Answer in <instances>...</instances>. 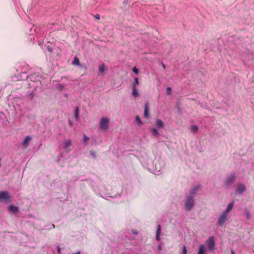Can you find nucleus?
I'll use <instances>...</instances> for the list:
<instances>
[{
  "label": "nucleus",
  "instance_id": "f257e3e1",
  "mask_svg": "<svg viewBox=\"0 0 254 254\" xmlns=\"http://www.w3.org/2000/svg\"><path fill=\"white\" fill-rule=\"evenodd\" d=\"M194 205V199L192 196H189L187 197L185 203L186 209L190 211Z\"/></svg>",
  "mask_w": 254,
  "mask_h": 254
},
{
  "label": "nucleus",
  "instance_id": "f03ea898",
  "mask_svg": "<svg viewBox=\"0 0 254 254\" xmlns=\"http://www.w3.org/2000/svg\"><path fill=\"white\" fill-rule=\"evenodd\" d=\"M110 120L108 118L102 117L100 119V122L99 124L100 128L102 131L106 130L109 127Z\"/></svg>",
  "mask_w": 254,
  "mask_h": 254
},
{
  "label": "nucleus",
  "instance_id": "7ed1b4c3",
  "mask_svg": "<svg viewBox=\"0 0 254 254\" xmlns=\"http://www.w3.org/2000/svg\"><path fill=\"white\" fill-rule=\"evenodd\" d=\"M236 179V176L235 173L231 174L228 176L225 182L226 186L229 187L232 185Z\"/></svg>",
  "mask_w": 254,
  "mask_h": 254
},
{
  "label": "nucleus",
  "instance_id": "20e7f679",
  "mask_svg": "<svg viewBox=\"0 0 254 254\" xmlns=\"http://www.w3.org/2000/svg\"><path fill=\"white\" fill-rule=\"evenodd\" d=\"M206 243L207 247L210 251H213L215 249V243L213 237H210L208 240H206Z\"/></svg>",
  "mask_w": 254,
  "mask_h": 254
},
{
  "label": "nucleus",
  "instance_id": "39448f33",
  "mask_svg": "<svg viewBox=\"0 0 254 254\" xmlns=\"http://www.w3.org/2000/svg\"><path fill=\"white\" fill-rule=\"evenodd\" d=\"M228 214L225 212H223L221 214L218 219V223L219 225H223L224 223L228 219Z\"/></svg>",
  "mask_w": 254,
  "mask_h": 254
},
{
  "label": "nucleus",
  "instance_id": "423d86ee",
  "mask_svg": "<svg viewBox=\"0 0 254 254\" xmlns=\"http://www.w3.org/2000/svg\"><path fill=\"white\" fill-rule=\"evenodd\" d=\"M8 193L7 191H0V201L6 200L9 199Z\"/></svg>",
  "mask_w": 254,
  "mask_h": 254
},
{
  "label": "nucleus",
  "instance_id": "0eeeda50",
  "mask_svg": "<svg viewBox=\"0 0 254 254\" xmlns=\"http://www.w3.org/2000/svg\"><path fill=\"white\" fill-rule=\"evenodd\" d=\"M200 189V186L199 185L195 186L192 189H191L190 191V196H193V195H195L196 193V192Z\"/></svg>",
  "mask_w": 254,
  "mask_h": 254
},
{
  "label": "nucleus",
  "instance_id": "6e6552de",
  "mask_svg": "<svg viewBox=\"0 0 254 254\" xmlns=\"http://www.w3.org/2000/svg\"><path fill=\"white\" fill-rule=\"evenodd\" d=\"M246 190V187L245 185L240 184L238 185L237 189V191L239 193H243Z\"/></svg>",
  "mask_w": 254,
  "mask_h": 254
},
{
  "label": "nucleus",
  "instance_id": "1a4fd4ad",
  "mask_svg": "<svg viewBox=\"0 0 254 254\" xmlns=\"http://www.w3.org/2000/svg\"><path fill=\"white\" fill-rule=\"evenodd\" d=\"M155 125L157 128H163L164 127V123L160 119L156 120V121L155 122Z\"/></svg>",
  "mask_w": 254,
  "mask_h": 254
},
{
  "label": "nucleus",
  "instance_id": "9d476101",
  "mask_svg": "<svg viewBox=\"0 0 254 254\" xmlns=\"http://www.w3.org/2000/svg\"><path fill=\"white\" fill-rule=\"evenodd\" d=\"M31 137L30 136H27L25 137L22 144L25 147H26L29 145V142L31 140Z\"/></svg>",
  "mask_w": 254,
  "mask_h": 254
},
{
  "label": "nucleus",
  "instance_id": "9b49d317",
  "mask_svg": "<svg viewBox=\"0 0 254 254\" xmlns=\"http://www.w3.org/2000/svg\"><path fill=\"white\" fill-rule=\"evenodd\" d=\"M234 201L230 202L227 206L226 209L224 211L228 214V213L232 209L234 206Z\"/></svg>",
  "mask_w": 254,
  "mask_h": 254
},
{
  "label": "nucleus",
  "instance_id": "f8f14e48",
  "mask_svg": "<svg viewBox=\"0 0 254 254\" xmlns=\"http://www.w3.org/2000/svg\"><path fill=\"white\" fill-rule=\"evenodd\" d=\"M206 252L204 246L201 244L199 246L198 254H204Z\"/></svg>",
  "mask_w": 254,
  "mask_h": 254
},
{
  "label": "nucleus",
  "instance_id": "ddd939ff",
  "mask_svg": "<svg viewBox=\"0 0 254 254\" xmlns=\"http://www.w3.org/2000/svg\"><path fill=\"white\" fill-rule=\"evenodd\" d=\"M161 232V226L160 225H158L157 230L156 231V239L157 241H159L160 240L159 234Z\"/></svg>",
  "mask_w": 254,
  "mask_h": 254
},
{
  "label": "nucleus",
  "instance_id": "4468645a",
  "mask_svg": "<svg viewBox=\"0 0 254 254\" xmlns=\"http://www.w3.org/2000/svg\"><path fill=\"white\" fill-rule=\"evenodd\" d=\"M107 70V68L105 67V65L104 64H102L99 66V72L100 73H103L105 70Z\"/></svg>",
  "mask_w": 254,
  "mask_h": 254
},
{
  "label": "nucleus",
  "instance_id": "2eb2a0df",
  "mask_svg": "<svg viewBox=\"0 0 254 254\" xmlns=\"http://www.w3.org/2000/svg\"><path fill=\"white\" fill-rule=\"evenodd\" d=\"M132 94L134 97H137L138 96V92L136 89V87L135 86V83H133V84Z\"/></svg>",
  "mask_w": 254,
  "mask_h": 254
},
{
  "label": "nucleus",
  "instance_id": "dca6fc26",
  "mask_svg": "<svg viewBox=\"0 0 254 254\" xmlns=\"http://www.w3.org/2000/svg\"><path fill=\"white\" fill-rule=\"evenodd\" d=\"M9 210L13 211L14 213H16L18 211V209L16 206H13L12 205H10L9 206Z\"/></svg>",
  "mask_w": 254,
  "mask_h": 254
},
{
  "label": "nucleus",
  "instance_id": "f3484780",
  "mask_svg": "<svg viewBox=\"0 0 254 254\" xmlns=\"http://www.w3.org/2000/svg\"><path fill=\"white\" fill-rule=\"evenodd\" d=\"M148 111L149 109L148 107V104L146 103L145 104V108L144 110V117H147L148 115Z\"/></svg>",
  "mask_w": 254,
  "mask_h": 254
},
{
  "label": "nucleus",
  "instance_id": "a211bd4d",
  "mask_svg": "<svg viewBox=\"0 0 254 254\" xmlns=\"http://www.w3.org/2000/svg\"><path fill=\"white\" fill-rule=\"evenodd\" d=\"M72 64L73 65H79L80 64L79 60L77 57H74V60L72 61Z\"/></svg>",
  "mask_w": 254,
  "mask_h": 254
},
{
  "label": "nucleus",
  "instance_id": "6ab92c4d",
  "mask_svg": "<svg viewBox=\"0 0 254 254\" xmlns=\"http://www.w3.org/2000/svg\"><path fill=\"white\" fill-rule=\"evenodd\" d=\"M198 127L195 125H193L190 127V130L192 132L195 133L198 130Z\"/></svg>",
  "mask_w": 254,
  "mask_h": 254
},
{
  "label": "nucleus",
  "instance_id": "aec40b11",
  "mask_svg": "<svg viewBox=\"0 0 254 254\" xmlns=\"http://www.w3.org/2000/svg\"><path fill=\"white\" fill-rule=\"evenodd\" d=\"M151 131L154 136H157L159 134L158 130L155 128H152Z\"/></svg>",
  "mask_w": 254,
  "mask_h": 254
},
{
  "label": "nucleus",
  "instance_id": "412c9836",
  "mask_svg": "<svg viewBox=\"0 0 254 254\" xmlns=\"http://www.w3.org/2000/svg\"><path fill=\"white\" fill-rule=\"evenodd\" d=\"M71 141L70 140H66L64 143V147H68L71 145Z\"/></svg>",
  "mask_w": 254,
  "mask_h": 254
},
{
  "label": "nucleus",
  "instance_id": "4be33fe9",
  "mask_svg": "<svg viewBox=\"0 0 254 254\" xmlns=\"http://www.w3.org/2000/svg\"><path fill=\"white\" fill-rule=\"evenodd\" d=\"M135 121L138 124H141V121L139 116H136L135 117Z\"/></svg>",
  "mask_w": 254,
  "mask_h": 254
},
{
  "label": "nucleus",
  "instance_id": "5701e85b",
  "mask_svg": "<svg viewBox=\"0 0 254 254\" xmlns=\"http://www.w3.org/2000/svg\"><path fill=\"white\" fill-rule=\"evenodd\" d=\"M75 118L77 120L78 119V108L76 107L74 114Z\"/></svg>",
  "mask_w": 254,
  "mask_h": 254
},
{
  "label": "nucleus",
  "instance_id": "b1692460",
  "mask_svg": "<svg viewBox=\"0 0 254 254\" xmlns=\"http://www.w3.org/2000/svg\"><path fill=\"white\" fill-rule=\"evenodd\" d=\"M246 215L247 218V219H249L251 218V215L250 212L248 210L246 211Z\"/></svg>",
  "mask_w": 254,
  "mask_h": 254
},
{
  "label": "nucleus",
  "instance_id": "393cba45",
  "mask_svg": "<svg viewBox=\"0 0 254 254\" xmlns=\"http://www.w3.org/2000/svg\"><path fill=\"white\" fill-rule=\"evenodd\" d=\"M172 89L171 87L167 88V94L168 95H170L171 94Z\"/></svg>",
  "mask_w": 254,
  "mask_h": 254
},
{
  "label": "nucleus",
  "instance_id": "a878e982",
  "mask_svg": "<svg viewBox=\"0 0 254 254\" xmlns=\"http://www.w3.org/2000/svg\"><path fill=\"white\" fill-rule=\"evenodd\" d=\"M187 248L185 246H184L183 251H182V254H187Z\"/></svg>",
  "mask_w": 254,
  "mask_h": 254
},
{
  "label": "nucleus",
  "instance_id": "bb28decb",
  "mask_svg": "<svg viewBox=\"0 0 254 254\" xmlns=\"http://www.w3.org/2000/svg\"><path fill=\"white\" fill-rule=\"evenodd\" d=\"M64 86L63 84H60L59 85V88L61 90H63L64 89Z\"/></svg>",
  "mask_w": 254,
  "mask_h": 254
},
{
  "label": "nucleus",
  "instance_id": "cd10ccee",
  "mask_svg": "<svg viewBox=\"0 0 254 254\" xmlns=\"http://www.w3.org/2000/svg\"><path fill=\"white\" fill-rule=\"evenodd\" d=\"M132 70L135 73H138V69L137 68H136L135 67H133Z\"/></svg>",
  "mask_w": 254,
  "mask_h": 254
},
{
  "label": "nucleus",
  "instance_id": "c85d7f7f",
  "mask_svg": "<svg viewBox=\"0 0 254 254\" xmlns=\"http://www.w3.org/2000/svg\"><path fill=\"white\" fill-rule=\"evenodd\" d=\"M135 82L134 83H135V86L138 85V78H135Z\"/></svg>",
  "mask_w": 254,
  "mask_h": 254
},
{
  "label": "nucleus",
  "instance_id": "c756f323",
  "mask_svg": "<svg viewBox=\"0 0 254 254\" xmlns=\"http://www.w3.org/2000/svg\"><path fill=\"white\" fill-rule=\"evenodd\" d=\"M95 18L97 19H100V15L98 14H96L95 16H94Z\"/></svg>",
  "mask_w": 254,
  "mask_h": 254
},
{
  "label": "nucleus",
  "instance_id": "7c9ffc66",
  "mask_svg": "<svg viewBox=\"0 0 254 254\" xmlns=\"http://www.w3.org/2000/svg\"><path fill=\"white\" fill-rule=\"evenodd\" d=\"M58 252L61 253V248L59 247H58Z\"/></svg>",
  "mask_w": 254,
  "mask_h": 254
},
{
  "label": "nucleus",
  "instance_id": "2f4dec72",
  "mask_svg": "<svg viewBox=\"0 0 254 254\" xmlns=\"http://www.w3.org/2000/svg\"><path fill=\"white\" fill-rule=\"evenodd\" d=\"M158 250L160 251L161 250V246L160 245L158 246Z\"/></svg>",
  "mask_w": 254,
  "mask_h": 254
},
{
  "label": "nucleus",
  "instance_id": "473e14b6",
  "mask_svg": "<svg viewBox=\"0 0 254 254\" xmlns=\"http://www.w3.org/2000/svg\"><path fill=\"white\" fill-rule=\"evenodd\" d=\"M90 153V154H91L92 155H94L95 153V152L93 151H91Z\"/></svg>",
  "mask_w": 254,
  "mask_h": 254
},
{
  "label": "nucleus",
  "instance_id": "72a5a7b5",
  "mask_svg": "<svg viewBox=\"0 0 254 254\" xmlns=\"http://www.w3.org/2000/svg\"><path fill=\"white\" fill-rule=\"evenodd\" d=\"M84 139H85V140H88V139H89V138H88V137H87V136H85V137H84Z\"/></svg>",
  "mask_w": 254,
  "mask_h": 254
},
{
  "label": "nucleus",
  "instance_id": "f704fd0d",
  "mask_svg": "<svg viewBox=\"0 0 254 254\" xmlns=\"http://www.w3.org/2000/svg\"><path fill=\"white\" fill-rule=\"evenodd\" d=\"M231 254H235V253L234 251H232Z\"/></svg>",
  "mask_w": 254,
  "mask_h": 254
},
{
  "label": "nucleus",
  "instance_id": "c9c22d12",
  "mask_svg": "<svg viewBox=\"0 0 254 254\" xmlns=\"http://www.w3.org/2000/svg\"><path fill=\"white\" fill-rule=\"evenodd\" d=\"M75 254H80V252H78Z\"/></svg>",
  "mask_w": 254,
  "mask_h": 254
},
{
  "label": "nucleus",
  "instance_id": "e433bc0d",
  "mask_svg": "<svg viewBox=\"0 0 254 254\" xmlns=\"http://www.w3.org/2000/svg\"><path fill=\"white\" fill-rule=\"evenodd\" d=\"M52 226H53V228H55V225L53 224Z\"/></svg>",
  "mask_w": 254,
  "mask_h": 254
},
{
  "label": "nucleus",
  "instance_id": "4c0bfd02",
  "mask_svg": "<svg viewBox=\"0 0 254 254\" xmlns=\"http://www.w3.org/2000/svg\"><path fill=\"white\" fill-rule=\"evenodd\" d=\"M133 233H134V234H137V232H136V231L133 232Z\"/></svg>",
  "mask_w": 254,
  "mask_h": 254
},
{
  "label": "nucleus",
  "instance_id": "58836bf2",
  "mask_svg": "<svg viewBox=\"0 0 254 254\" xmlns=\"http://www.w3.org/2000/svg\"><path fill=\"white\" fill-rule=\"evenodd\" d=\"M163 68H165V66L164 64H163Z\"/></svg>",
  "mask_w": 254,
  "mask_h": 254
}]
</instances>
